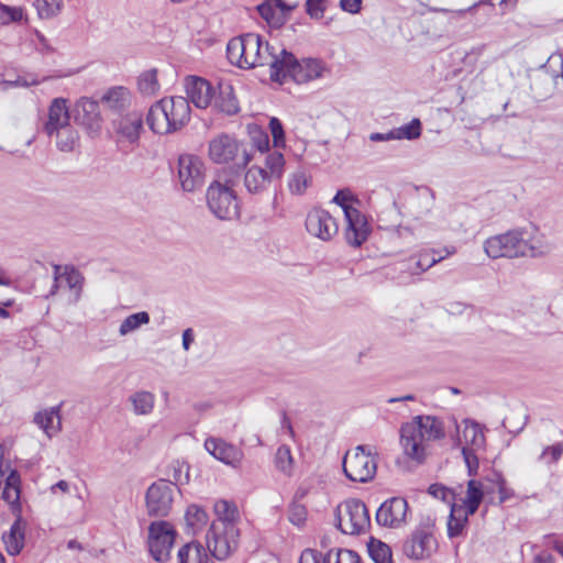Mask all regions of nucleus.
<instances>
[{
	"label": "nucleus",
	"mask_w": 563,
	"mask_h": 563,
	"mask_svg": "<svg viewBox=\"0 0 563 563\" xmlns=\"http://www.w3.org/2000/svg\"><path fill=\"white\" fill-rule=\"evenodd\" d=\"M474 514H468L463 505L451 504V511L448 519V537L450 539L461 537L468 523V517Z\"/></svg>",
	"instance_id": "27"
},
{
	"label": "nucleus",
	"mask_w": 563,
	"mask_h": 563,
	"mask_svg": "<svg viewBox=\"0 0 563 563\" xmlns=\"http://www.w3.org/2000/svg\"><path fill=\"white\" fill-rule=\"evenodd\" d=\"M335 525L344 534L364 533L371 526V517L366 505L357 498L340 504L334 512Z\"/></svg>",
	"instance_id": "4"
},
{
	"label": "nucleus",
	"mask_w": 563,
	"mask_h": 563,
	"mask_svg": "<svg viewBox=\"0 0 563 563\" xmlns=\"http://www.w3.org/2000/svg\"><path fill=\"white\" fill-rule=\"evenodd\" d=\"M137 89L144 97L156 96L161 89L157 78V69L152 68L142 71L137 77Z\"/></svg>",
	"instance_id": "32"
},
{
	"label": "nucleus",
	"mask_w": 563,
	"mask_h": 563,
	"mask_svg": "<svg viewBox=\"0 0 563 563\" xmlns=\"http://www.w3.org/2000/svg\"><path fill=\"white\" fill-rule=\"evenodd\" d=\"M268 128L271 131V134L273 136V142L275 147L284 146L285 144V132L282 121L276 118L272 117L269 119Z\"/></svg>",
	"instance_id": "49"
},
{
	"label": "nucleus",
	"mask_w": 563,
	"mask_h": 563,
	"mask_svg": "<svg viewBox=\"0 0 563 563\" xmlns=\"http://www.w3.org/2000/svg\"><path fill=\"white\" fill-rule=\"evenodd\" d=\"M56 135V145L62 152H71L79 142V134L70 124L64 125L54 131Z\"/></svg>",
	"instance_id": "34"
},
{
	"label": "nucleus",
	"mask_w": 563,
	"mask_h": 563,
	"mask_svg": "<svg viewBox=\"0 0 563 563\" xmlns=\"http://www.w3.org/2000/svg\"><path fill=\"white\" fill-rule=\"evenodd\" d=\"M340 8L351 14H356L362 8V0H340Z\"/></svg>",
	"instance_id": "62"
},
{
	"label": "nucleus",
	"mask_w": 563,
	"mask_h": 563,
	"mask_svg": "<svg viewBox=\"0 0 563 563\" xmlns=\"http://www.w3.org/2000/svg\"><path fill=\"white\" fill-rule=\"evenodd\" d=\"M150 322V314L146 311H140L128 316L120 324L119 333L120 335H126L142 325L147 324Z\"/></svg>",
	"instance_id": "41"
},
{
	"label": "nucleus",
	"mask_w": 563,
	"mask_h": 563,
	"mask_svg": "<svg viewBox=\"0 0 563 563\" xmlns=\"http://www.w3.org/2000/svg\"><path fill=\"white\" fill-rule=\"evenodd\" d=\"M59 420V408L53 407L49 410H45L43 412H37L34 417V422L45 431L47 435H51V430L53 429L54 420Z\"/></svg>",
	"instance_id": "46"
},
{
	"label": "nucleus",
	"mask_w": 563,
	"mask_h": 563,
	"mask_svg": "<svg viewBox=\"0 0 563 563\" xmlns=\"http://www.w3.org/2000/svg\"><path fill=\"white\" fill-rule=\"evenodd\" d=\"M346 228L344 238L349 245L360 247L365 243L371 234V225L357 208H346L345 210Z\"/></svg>",
	"instance_id": "14"
},
{
	"label": "nucleus",
	"mask_w": 563,
	"mask_h": 563,
	"mask_svg": "<svg viewBox=\"0 0 563 563\" xmlns=\"http://www.w3.org/2000/svg\"><path fill=\"white\" fill-rule=\"evenodd\" d=\"M288 519L296 526L302 525L307 519V509L303 505L292 501L288 509Z\"/></svg>",
	"instance_id": "50"
},
{
	"label": "nucleus",
	"mask_w": 563,
	"mask_h": 563,
	"mask_svg": "<svg viewBox=\"0 0 563 563\" xmlns=\"http://www.w3.org/2000/svg\"><path fill=\"white\" fill-rule=\"evenodd\" d=\"M537 232L538 229L530 225L490 236L484 242V251L493 260L541 256L544 251L540 241L534 236Z\"/></svg>",
	"instance_id": "1"
},
{
	"label": "nucleus",
	"mask_w": 563,
	"mask_h": 563,
	"mask_svg": "<svg viewBox=\"0 0 563 563\" xmlns=\"http://www.w3.org/2000/svg\"><path fill=\"white\" fill-rule=\"evenodd\" d=\"M493 481L496 482L498 486L499 504H504L515 496V492L507 487L506 479L500 473H495Z\"/></svg>",
	"instance_id": "53"
},
{
	"label": "nucleus",
	"mask_w": 563,
	"mask_h": 563,
	"mask_svg": "<svg viewBox=\"0 0 563 563\" xmlns=\"http://www.w3.org/2000/svg\"><path fill=\"white\" fill-rule=\"evenodd\" d=\"M176 536V530L168 521L158 520L150 525L147 547L156 562L165 563L169 560Z\"/></svg>",
	"instance_id": "8"
},
{
	"label": "nucleus",
	"mask_w": 563,
	"mask_h": 563,
	"mask_svg": "<svg viewBox=\"0 0 563 563\" xmlns=\"http://www.w3.org/2000/svg\"><path fill=\"white\" fill-rule=\"evenodd\" d=\"M25 11L22 7L2 3V24L26 22Z\"/></svg>",
	"instance_id": "48"
},
{
	"label": "nucleus",
	"mask_w": 563,
	"mask_h": 563,
	"mask_svg": "<svg viewBox=\"0 0 563 563\" xmlns=\"http://www.w3.org/2000/svg\"><path fill=\"white\" fill-rule=\"evenodd\" d=\"M166 110L169 109V120L174 132L181 129L190 120V106L187 98L175 96L163 98Z\"/></svg>",
	"instance_id": "20"
},
{
	"label": "nucleus",
	"mask_w": 563,
	"mask_h": 563,
	"mask_svg": "<svg viewBox=\"0 0 563 563\" xmlns=\"http://www.w3.org/2000/svg\"><path fill=\"white\" fill-rule=\"evenodd\" d=\"M69 119L67 99L55 98L48 108V120L44 128L45 132L47 135L52 136L54 131L69 124Z\"/></svg>",
	"instance_id": "22"
},
{
	"label": "nucleus",
	"mask_w": 563,
	"mask_h": 563,
	"mask_svg": "<svg viewBox=\"0 0 563 563\" xmlns=\"http://www.w3.org/2000/svg\"><path fill=\"white\" fill-rule=\"evenodd\" d=\"M231 178L224 184L214 179L208 187L206 198L209 210L220 220H232L239 217V202Z\"/></svg>",
	"instance_id": "6"
},
{
	"label": "nucleus",
	"mask_w": 563,
	"mask_h": 563,
	"mask_svg": "<svg viewBox=\"0 0 563 563\" xmlns=\"http://www.w3.org/2000/svg\"><path fill=\"white\" fill-rule=\"evenodd\" d=\"M563 456V441L555 442L550 445L543 446L541 453L537 457V462L545 465L547 467H552L556 465L559 461Z\"/></svg>",
	"instance_id": "38"
},
{
	"label": "nucleus",
	"mask_w": 563,
	"mask_h": 563,
	"mask_svg": "<svg viewBox=\"0 0 563 563\" xmlns=\"http://www.w3.org/2000/svg\"><path fill=\"white\" fill-rule=\"evenodd\" d=\"M174 501V485L170 481L158 479L150 485L145 494L146 512L150 517H166Z\"/></svg>",
	"instance_id": "12"
},
{
	"label": "nucleus",
	"mask_w": 563,
	"mask_h": 563,
	"mask_svg": "<svg viewBox=\"0 0 563 563\" xmlns=\"http://www.w3.org/2000/svg\"><path fill=\"white\" fill-rule=\"evenodd\" d=\"M444 437L443 421L434 416H416L400 429L404 452L417 463H422L426 459V441H435Z\"/></svg>",
	"instance_id": "2"
},
{
	"label": "nucleus",
	"mask_w": 563,
	"mask_h": 563,
	"mask_svg": "<svg viewBox=\"0 0 563 563\" xmlns=\"http://www.w3.org/2000/svg\"><path fill=\"white\" fill-rule=\"evenodd\" d=\"M102 103H104L109 109L121 112L126 107H129L131 101L130 91L122 86H117L110 88L101 98Z\"/></svg>",
	"instance_id": "29"
},
{
	"label": "nucleus",
	"mask_w": 563,
	"mask_h": 563,
	"mask_svg": "<svg viewBox=\"0 0 563 563\" xmlns=\"http://www.w3.org/2000/svg\"><path fill=\"white\" fill-rule=\"evenodd\" d=\"M185 89L186 98L195 107L206 109L212 103L214 88L208 80L201 77L188 76L185 81Z\"/></svg>",
	"instance_id": "18"
},
{
	"label": "nucleus",
	"mask_w": 563,
	"mask_h": 563,
	"mask_svg": "<svg viewBox=\"0 0 563 563\" xmlns=\"http://www.w3.org/2000/svg\"><path fill=\"white\" fill-rule=\"evenodd\" d=\"M213 510L217 516V520H214L211 525H222L225 528L231 526L236 527V523L240 520V511L234 501L220 499L217 500L213 505Z\"/></svg>",
	"instance_id": "25"
},
{
	"label": "nucleus",
	"mask_w": 563,
	"mask_h": 563,
	"mask_svg": "<svg viewBox=\"0 0 563 563\" xmlns=\"http://www.w3.org/2000/svg\"><path fill=\"white\" fill-rule=\"evenodd\" d=\"M433 521L430 518L421 522L404 543V553L413 560L430 558L437 549V540L433 537Z\"/></svg>",
	"instance_id": "11"
},
{
	"label": "nucleus",
	"mask_w": 563,
	"mask_h": 563,
	"mask_svg": "<svg viewBox=\"0 0 563 563\" xmlns=\"http://www.w3.org/2000/svg\"><path fill=\"white\" fill-rule=\"evenodd\" d=\"M483 497L484 488L482 483L475 479H470L467 483L466 497L462 499L461 505L464 506V509L467 510L468 514H475L483 501Z\"/></svg>",
	"instance_id": "31"
},
{
	"label": "nucleus",
	"mask_w": 563,
	"mask_h": 563,
	"mask_svg": "<svg viewBox=\"0 0 563 563\" xmlns=\"http://www.w3.org/2000/svg\"><path fill=\"white\" fill-rule=\"evenodd\" d=\"M22 310V303H18L16 299H5L2 300V319L8 318L14 312H20Z\"/></svg>",
	"instance_id": "59"
},
{
	"label": "nucleus",
	"mask_w": 563,
	"mask_h": 563,
	"mask_svg": "<svg viewBox=\"0 0 563 563\" xmlns=\"http://www.w3.org/2000/svg\"><path fill=\"white\" fill-rule=\"evenodd\" d=\"M323 558L317 550L306 549L301 552L299 563H321Z\"/></svg>",
	"instance_id": "60"
},
{
	"label": "nucleus",
	"mask_w": 563,
	"mask_h": 563,
	"mask_svg": "<svg viewBox=\"0 0 563 563\" xmlns=\"http://www.w3.org/2000/svg\"><path fill=\"white\" fill-rule=\"evenodd\" d=\"M275 465L284 474H290L292 467L291 451L288 445H280L275 454Z\"/></svg>",
	"instance_id": "47"
},
{
	"label": "nucleus",
	"mask_w": 563,
	"mask_h": 563,
	"mask_svg": "<svg viewBox=\"0 0 563 563\" xmlns=\"http://www.w3.org/2000/svg\"><path fill=\"white\" fill-rule=\"evenodd\" d=\"M173 470H174L173 471V481H170V482L174 485V490H175L177 488L178 484L183 485V484L188 483L189 474H188V471H186V473L184 474L183 466L179 464L177 466H174Z\"/></svg>",
	"instance_id": "61"
},
{
	"label": "nucleus",
	"mask_w": 563,
	"mask_h": 563,
	"mask_svg": "<svg viewBox=\"0 0 563 563\" xmlns=\"http://www.w3.org/2000/svg\"><path fill=\"white\" fill-rule=\"evenodd\" d=\"M60 271H62V266H59V265L54 266L55 280H57L58 278H62L66 282L67 286L70 289H74V290H77V292H80L82 285H84V280H85L82 274L75 266H71V265L64 266L63 273H60Z\"/></svg>",
	"instance_id": "33"
},
{
	"label": "nucleus",
	"mask_w": 563,
	"mask_h": 563,
	"mask_svg": "<svg viewBox=\"0 0 563 563\" xmlns=\"http://www.w3.org/2000/svg\"><path fill=\"white\" fill-rule=\"evenodd\" d=\"M395 140H415L421 134V122L415 118L409 123L393 130Z\"/></svg>",
	"instance_id": "45"
},
{
	"label": "nucleus",
	"mask_w": 563,
	"mask_h": 563,
	"mask_svg": "<svg viewBox=\"0 0 563 563\" xmlns=\"http://www.w3.org/2000/svg\"><path fill=\"white\" fill-rule=\"evenodd\" d=\"M130 400L136 415H148L154 408L155 396L150 391H137Z\"/></svg>",
	"instance_id": "40"
},
{
	"label": "nucleus",
	"mask_w": 563,
	"mask_h": 563,
	"mask_svg": "<svg viewBox=\"0 0 563 563\" xmlns=\"http://www.w3.org/2000/svg\"><path fill=\"white\" fill-rule=\"evenodd\" d=\"M465 429L463 435L467 443L466 446L473 448L474 450L482 449L485 444V437L483 429L478 422L471 419H465Z\"/></svg>",
	"instance_id": "35"
},
{
	"label": "nucleus",
	"mask_w": 563,
	"mask_h": 563,
	"mask_svg": "<svg viewBox=\"0 0 563 563\" xmlns=\"http://www.w3.org/2000/svg\"><path fill=\"white\" fill-rule=\"evenodd\" d=\"M289 52L284 47H276L268 42L263 41L260 35L258 67L269 66L271 79L275 82L283 84V67L286 64V57Z\"/></svg>",
	"instance_id": "15"
},
{
	"label": "nucleus",
	"mask_w": 563,
	"mask_h": 563,
	"mask_svg": "<svg viewBox=\"0 0 563 563\" xmlns=\"http://www.w3.org/2000/svg\"><path fill=\"white\" fill-rule=\"evenodd\" d=\"M305 224L311 235L322 241H330L339 231L336 220L327 210L320 208L308 212Z\"/></svg>",
	"instance_id": "16"
},
{
	"label": "nucleus",
	"mask_w": 563,
	"mask_h": 563,
	"mask_svg": "<svg viewBox=\"0 0 563 563\" xmlns=\"http://www.w3.org/2000/svg\"><path fill=\"white\" fill-rule=\"evenodd\" d=\"M376 452L369 445H357L353 452H346L343 457L344 475L352 482L367 483L377 471Z\"/></svg>",
	"instance_id": "5"
},
{
	"label": "nucleus",
	"mask_w": 563,
	"mask_h": 563,
	"mask_svg": "<svg viewBox=\"0 0 563 563\" xmlns=\"http://www.w3.org/2000/svg\"><path fill=\"white\" fill-rule=\"evenodd\" d=\"M428 493L435 497V498H439L443 501H446L449 504H452L451 500L453 499L454 497V494L451 489L446 488L445 486L441 485V484H432L429 486L428 488Z\"/></svg>",
	"instance_id": "55"
},
{
	"label": "nucleus",
	"mask_w": 563,
	"mask_h": 563,
	"mask_svg": "<svg viewBox=\"0 0 563 563\" xmlns=\"http://www.w3.org/2000/svg\"><path fill=\"white\" fill-rule=\"evenodd\" d=\"M407 511L405 498L391 497L378 507L375 519L378 526L396 529L406 523Z\"/></svg>",
	"instance_id": "13"
},
{
	"label": "nucleus",
	"mask_w": 563,
	"mask_h": 563,
	"mask_svg": "<svg viewBox=\"0 0 563 563\" xmlns=\"http://www.w3.org/2000/svg\"><path fill=\"white\" fill-rule=\"evenodd\" d=\"M177 176H202L203 162L192 154H181L177 159Z\"/></svg>",
	"instance_id": "30"
},
{
	"label": "nucleus",
	"mask_w": 563,
	"mask_h": 563,
	"mask_svg": "<svg viewBox=\"0 0 563 563\" xmlns=\"http://www.w3.org/2000/svg\"><path fill=\"white\" fill-rule=\"evenodd\" d=\"M21 476L19 472L11 471L4 481L2 488V500L10 504L15 520L7 536L2 534V543L10 555H18L24 548L26 521L21 515Z\"/></svg>",
	"instance_id": "3"
},
{
	"label": "nucleus",
	"mask_w": 563,
	"mask_h": 563,
	"mask_svg": "<svg viewBox=\"0 0 563 563\" xmlns=\"http://www.w3.org/2000/svg\"><path fill=\"white\" fill-rule=\"evenodd\" d=\"M202 186V178H180V187L184 191L192 192Z\"/></svg>",
	"instance_id": "63"
},
{
	"label": "nucleus",
	"mask_w": 563,
	"mask_h": 563,
	"mask_svg": "<svg viewBox=\"0 0 563 563\" xmlns=\"http://www.w3.org/2000/svg\"><path fill=\"white\" fill-rule=\"evenodd\" d=\"M462 455H463L464 462L466 464L468 475L470 476L475 475L479 467V462H478V457L475 453V450L470 446H464L462 449Z\"/></svg>",
	"instance_id": "51"
},
{
	"label": "nucleus",
	"mask_w": 563,
	"mask_h": 563,
	"mask_svg": "<svg viewBox=\"0 0 563 563\" xmlns=\"http://www.w3.org/2000/svg\"><path fill=\"white\" fill-rule=\"evenodd\" d=\"M262 158L265 162V168H258L260 176H268V173H271L272 176L282 175L285 159L284 155L279 151L275 150L273 152H268Z\"/></svg>",
	"instance_id": "37"
},
{
	"label": "nucleus",
	"mask_w": 563,
	"mask_h": 563,
	"mask_svg": "<svg viewBox=\"0 0 563 563\" xmlns=\"http://www.w3.org/2000/svg\"><path fill=\"white\" fill-rule=\"evenodd\" d=\"M445 252H446L445 255H442L441 251H437V250H429V251L422 252L419 255V258L415 263L416 269H418L417 273L424 272V271L429 269L430 267L434 266L437 263L444 260L448 255L453 254L455 252V249L454 247H452L451 250L445 249ZM412 273L415 274L416 271H412Z\"/></svg>",
	"instance_id": "36"
},
{
	"label": "nucleus",
	"mask_w": 563,
	"mask_h": 563,
	"mask_svg": "<svg viewBox=\"0 0 563 563\" xmlns=\"http://www.w3.org/2000/svg\"><path fill=\"white\" fill-rule=\"evenodd\" d=\"M323 563H362V560L353 550L331 549L323 556Z\"/></svg>",
	"instance_id": "42"
},
{
	"label": "nucleus",
	"mask_w": 563,
	"mask_h": 563,
	"mask_svg": "<svg viewBox=\"0 0 563 563\" xmlns=\"http://www.w3.org/2000/svg\"><path fill=\"white\" fill-rule=\"evenodd\" d=\"M325 8L327 0H306V12L311 19H321Z\"/></svg>",
	"instance_id": "52"
},
{
	"label": "nucleus",
	"mask_w": 563,
	"mask_h": 563,
	"mask_svg": "<svg viewBox=\"0 0 563 563\" xmlns=\"http://www.w3.org/2000/svg\"><path fill=\"white\" fill-rule=\"evenodd\" d=\"M33 4L38 18L42 20H48L57 16L63 8L62 0H35Z\"/></svg>",
	"instance_id": "43"
},
{
	"label": "nucleus",
	"mask_w": 563,
	"mask_h": 563,
	"mask_svg": "<svg viewBox=\"0 0 563 563\" xmlns=\"http://www.w3.org/2000/svg\"><path fill=\"white\" fill-rule=\"evenodd\" d=\"M332 201L340 206L345 214L346 208H355L351 202L355 201L352 192L349 189L338 190ZM358 202V200H356Z\"/></svg>",
	"instance_id": "54"
},
{
	"label": "nucleus",
	"mask_w": 563,
	"mask_h": 563,
	"mask_svg": "<svg viewBox=\"0 0 563 563\" xmlns=\"http://www.w3.org/2000/svg\"><path fill=\"white\" fill-rule=\"evenodd\" d=\"M166 108L163 104V99L155 102L148 110L146 122L150 129L156 134L173 133L170 121L165 117Z\"/></svg>",
	"instance_id": "26"
},
{
	"label": "nucleus",
	"mask_w": 563,
	"mask_h": 563,
	"mask_svg": "<svg viewBox=\"0 0 563 563\" xmlns=\"http://www.w3.org/2000/svg\"><path fill=\"white\" fill-rule=\"evenodd\" d=\"M325 70L327 67L322 60L310 57L298 60L289 52L288 57H286V64L283 67V82L290 78L296 84H306L321 78Z\"/></svg>",
	"instance_id": "10"
},
{
	"label": "nucleus",
	"mask_w": 563,
	"mask_h": 563,
	"mask_svg": "<svg viewBox=\"0 0 563 563\" xmlns=\"http://www.w3.org/2000/svg\"><path fill=\"white\" fill-rule=\"evenodd\" d=\"M75 121L85 126L90 133H97L101 128L99 103L90 98H80L74 109Z\"/></svg>",
	"instance_id": "17"
},
{
	"label": "nucleus",
	"mask_w": 563,
	"mask_h": 563,
	"mask_svg": "<svg viewBox=\"0 0 563 563\" xmlns=\"http://www.w3.org/2000/svg\"><path fill=\"white\" fill-rule=\"evenodd\" d=\"M205 449L218 461L234 466L241 461L242 452L233 444L222 439L209 437L205 441Z\"/></svg>",
	"instance_id": "19"
},
{
	"label": "nucleus",
	"mask_w": 563,
	"mask_h": 563,
	"mask_svg": "<svg viewBox=\"0 0 563 563\" xmlns=\"http://www.w3.org/2000/svg\"><path fill=\"white\" fill-rule=\"evenodd\" d=\"M244 185L249 192L257 194L265 188L266 183H269L272 178H243Z\"/></svg>",
	"instance_id": "58"
},
{
	"label": "nucleus",
	"mask_w": 563,
	"mask_h": 563,
	"mask_svg": "<svg viewBox=\"0 0 563 563\" xmlns=\"http://www.w3.org/2000/svg\"><path fill=\"white\" fill-rule=\"evenodd\" d=\"M406 192L408 194H418L419 196H432V192L429 187L427 186H413V185H406L405 187Z\"/></svg>",
	"instance_id": "64"
},
{
	"label": "nucleus",
	"mask_w": 563,
	"mask_h": 563,
	"mask_svg": "<svg viewBox=\"0 0 563 563\" xmlns=\"http://www.w3.org/2000/svg\"><path fill=\"white\" fill-rule=\"evenodd\" d=\"M367 550L371 559L375 563H393L389 545L380 540L372 538L367 544Z\"/></svg>",
	"instance_id": "39"
},
{
	"label": "nucleus",
	"mask_w": 563,
	"mask_h": 563,
	"mask_svg": "<svg viewBox=\"0 0 563 563\" xmlns=\"http://www.w3.org/2000/svg\"><path fill=\"white\" fill-rule=\"evenodd\" d=\"M185 519L187 525L194 530H199L208 522V514L207 511L197 505H190L185 515Z\"/></svg>",
	"instance_id": "44"
},
{
	"label": "nucleus",
	"mask_w": 563,
	"mask_h": 563,
	"mask_svg": "<svg viewBox=\"0 0 563 563\" xmlns=\"http://www.w3.org/2000/svg\"><path fill=\"white\" fill-rule=\"evenodd\" d=\"M40 84L34 76H19L14 81L2 79V89L8 87H30Z\"/></svg>",
	"instance_id": "56"
},
{
	"label": "nucleus",
	"mask_w": 563,
	"mask_h": 563,
	"mask_svg": "<svg viewBox=\"0 0 563 563\" xmlns=\"http://www.w3.org/2000/svg\"><path fill=\"white\" fill-rule=\"evenodd\" d=\"M142 129L143 119L139 112H130L121 117L117 122V132L130 143L139 140Z\"/></svg>",
	"instance_id": "24"
},
{
	"label": "nucleus",
	"mask_w": 563,
	"mask_h": 563,
	"mask_svg": "<svg viewBox=\"0 0 563 563\" xmlns=\"http://www.w3.org/2000/svg\"><path fill=\"white\" fill-rule=\"evenodd\" d=\"M177 558L178 563H213L203 545L195 541L184 544Z\"/></svg>",
	"instance_id": "28"
},
{
	"label": "nucleus",
	"mask_w": 563,
	"mask_h": 563,
	"mask_svg": "<svg viewBox=\"0 0 563 563\" xmlns=\"http://www.w3.org/2000/svg\"><path fill=\"white\" fill-rule=\"evenodd\" d=\"M206 540L212 556L218 560H224L238 549L240 529L233 526L225 528L222 525H211Z\"/></svg>",
	"instance_id": "9"
},
{
	"label": "nucleus",
	"mask_w": 563,
	"mask_h": 563,
	"mask_svg": "<svg viewBox=\"0 0 563 563\" xmlns=\"http://www.w3.org/2000/svg\"><path fill=\"white\" fill-rule=\"evenodd\" d=\"M260 35L246 33L233 37L227 45V56L232 65L242 69L258 67Z\"/></svg>",
	"instance_id": "7"
},
{
	"label": "nucleus",
	"mask_w": 563,
	"mask_h": 563,
	"mask_svg": "<svg viewBox=\"0 0 563 563\" xmlns=\"http://www.w3.org/2000/svg\"><path fill=\"white\" fill-rule=\"evenodd\" d=\"M238 142L228 134L219 135L209 144L210 158L218 163H228L238 155Z\"/></svg>",
	"instance_id": "21"
},
{
	"label": "nucleus",
	"mask_w": 563,
	"mask_h": 563,
	"mask_svg": "<svg viewBox=\"0 0 563 563\" xmlns=\"http://www.w3.org/2000/svg\"><path fill=\"white\" fill-rule=\"evenodd\" d=\"M211 104H213L217 110L228 115L236 114L240 110L233 87L229 84L219 85L218 93L214 91Z\"/></svg>",
	"instance_id": "23"
},
{
	"label": "nucleus",
	"mask_w": 563,
	"mask_h": 563,
	"mask_svg": "<svg viewBox=\"0 0 563 563\" xmlns=\"http://www.w3.org/2000/svg\"><path fill=\"white\" fill-rule=\"evenodd\" d=\"M311 178H289L288 188L294 195H302L310 186Z\"/></svg>",
	"instance_id": "57"
}]
</instances>
